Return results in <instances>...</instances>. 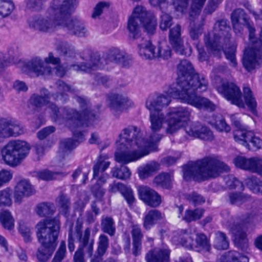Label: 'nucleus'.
Returning <instances> with one entry per match:
<instances>
[{
  "instance_id": "nucleus-1",
  "label": "nucleus",
  "mask_w": 262,
  "mask_h": 262,
  "mask_svg": "<svg viewBox=\"0 0 262 262\" xmlns=\"http://www.w3.org/2000/svg\"><path fill=\"white\" fill-rule=\"evenodd\" d=\"M169 89V87L166 91L167 95L150 96L146 100V107L150 113V128L152 132L148 138L145 139L141 129L136 126H128L122 130L115 153L117 162L126 164L156 151L157 143L162 137L158 132L165 122H167V133L173 134L182 128L190 119L191 110L188 107H170L166 114L162 112V109L170 104L172 97L168 93Z\"/></svg>"
},
{
  "instance_id": "nucleus-2",
  "label": "nucleus",
  "mask_w": 262,
  "mask_h": 262,
  "mask_svg": "<svg viewBox=\"0 0 262 262\" xmlns=\"http://www.w3.org/2000/svg\"><path fill=\"white\" fill-rule=\"evenodd\" d=\"M76 101L79 103L81 113L71 107H63L59 110L56 105L50 103V93L48 90L42 89L40 95L33 94L29 99L31 104L41 107L49 104L48 108L51 111V117L58 124H63L73 133V136L78 142L85 140L82 128L92 124L96 118V112L91 110V105L88 100L80 96L76 97Z\"/></svg>"
},
{
  "instance_id": "nucleus-3",
  "label": "nucleus",
  "mask_w": 262,
  "mask_h": 262,
  "mask_svg": "<svg viewBox=\"0 0 262 262\" xmlns=\"http://www.w3.org/2000/svg\"><path fill=\"white\" fill-rule=\"evenodd\" d=\"M177 84L169 86V94L197 108L209 111L215 110V105L208 99L196 95V91L202 92L207 90L208 82L204 76L194 73L190 61H181L177 67Z\"/></svg>"
},
{
  "instance_id": "nucleus-4",
  "label": "nucleus",
  "mask_w": 262,
  "mask_h": 262,
  "mask_svg": "<svg viewBox=\"0 0 262 262\" xmlns=\"http://www.w3.org/2000/svg\"><path fill=\"white\" fill-rule=\"evenodd\" d=\"M77 4V0H52L47 15H37L30 18L29 27L42 33L54 32L66 24Z\"/></svg>"
},
{
  "instance_id": "nucleus-5",
  "label": "nucleus",
  "mask_w": 262,
  "mask_h": 262,
  "mask_svg": "<svg viewBox=\"0 0 262 262\" xmlns=\"http://www.w3.org/2000/svg\"><path fill=\"white\" fill-rule=\"evenodd\" d=\"M230 171V167L220 158L208 156L196 162L188 163L183 167V177L186 180H204L218 177L221 173Z\"/></svg>"
},
{
  "instance_id": "nucleus-6",
  "label": "nucleus",
  "mask_w": 262,
  "mask_h": 262,
  "mask_svg": "<svg viewBox=\"0 0 262 262\" xmlns=\"http://www.w3.org/2000/svg\"><path fill=\"white\" fill-rule=\"evenodd\" d=\"M36 235L41 244L38 249L37 258L40 261H47L54 252L60 229L59 216L40 221L36 225Z\"/></svg>"
},
{
  "instance_id": "nucleus-7",
  "label": "nucleus",
  "mask_w": 262,
  "mask_h": 262,
  "mask_svg": "<svg viewBox=\"0 0 262 262\" xmlns=\"http://www.w3.org/2000/svg\"><path fill=\"white\" fill-rule=\"evenodd\" d=\"M229 31L226 20L223 19L215 23L212 34L204 36L205 45L209 52L214 54L224 49V45H227L231 37Z\"/></svg>"
},
{
  "instance_id": "nucleus-8",
  "label": "nucleus",
  "mask_w": 262,
  "mask_h": 262,
  "mask_svg": "<svg viewBox=\"0 0 262 262\" xmlns=\"http://www.w3.org/2000/svg\"><path fill=\"white\" fill-rule=\"evenodd\" d=\"M31 149L29 143L24 140L9 141L2 151L5 163L12 167L18 165L29 155Z\"/></svg>"
},
{
  "instance_id": "nucleus-9",
  "label": "nucleus",
  "mask_w": 262,
  "mask_h": 262,
  "mask_svg": "<svg viewBox=\"0 0 262 262\" xmlns=\"http://www.w3.org/2000/svg\"><path fill=\"white\" fill-rule=\"evenodd\" d=\"M82 223L78 219L75 227L74 234L78 238L79 245L73 256L74 262H86L84 254L91 257L93 254L94 239L90 238L91 229L86 228L82 233Z\"/></svg>"
},
{
  "instance_id": "nucleus-10",
  "label": "nucleus",
  "mask_w": 262,
  "mask_h": 262,
  "mask_svg": "<svg viewBox=\"0 0 262 262\" xmlns=\"http://www.w3.org/2000/svg\"><path fill=\"white\" fill-rule=\"evenodd\" d=\"M84 59L86 62H83L81 64H74L64 61L63 63L56 64L55 67H52L53 74L55 72L57 76L63 77L67 71L72 68L77 72H90L92 70L103 67L104 65L97 53H91L88 58L85 57Z\"/></svg>"
},
{
  "instance_id": "nucleus-11",
  "label": "nucleus",
  "mask_w": 262,
  "mask_h": 262,
  "mask_svg": "<svg viewBox=\"0 0 262 262\" xmlns=\"http://www.w3.org/2000/svg\"><path fill=\"white\" fill-rule=\"evenodd\" d=\"M255 32L253 37L249 39L252 43L250 47L246 48L242 59L243 67L248 72H251L262 63V28L259 39L255 40Z\"/></svg>"
},
{
  "instance_id": "nucleus-12",
  "label": "nucleus",
  "mask_w": 262,
  "mask_h": 262,
  "mask_svg": "<svg viewBox=\"0 0 262 262\" xmlns=\"http://www.w3.org/2000/svg\"><path fill=\"white\" fill-rule=\"evenodd\" d=\"M227 227L233 235L236 246L243 251H247L248 241L244 223L237 217H232L228 222Z\"/></svg>"
},
{
  "instance_id": "nucleus-13",
  "label": "nucleus",
  "mask_w": 262,
  "mask_h": 262,
  "mask_svg": "<svg viewBox=\"0 0 262 262\" xmlns=\"http://www.w3.org/2000/svg\"><path fill=\"white\" fill-rule=\"evenodd\" d=\"M216 90L231 104L239 108L245 107L241 91L235 83L228 81H222L221 84L216 86Z\"/></svg>"
},
{
  "instance_id": "nucleus-14",
  "label": "nucleus",
  "mask_w": 262,
  "mask_h": 262,
  "mask_svg": "<svg viewBox=\"0 0 262 262\" xmlns=\"http://www.w3.org/2000/svg\"><path fill=\"white\" fill-rule=\"evenodd\" d=\"M22 71L36 77L47 78L53 75V69L50 65L46 64L43 59L36 56L25 63Z\"/></svg>"
},
{
  "instance_id": "nucleus-15",
  "label": "nucleus",
  "mask_w": 262,
  "mask_h": 262,
  "mask_svg": "<svg viewBox=\"0 0 262 262\" xmlns=\"http://www.w3.org/2000/svg\"><path fill=\"white\" fill-rule=\"evenodd\" d=\"M233 137L236 142L249 150L256 151L262 147V140L250 130H235Z\"/></svg>"
},
{
  "instance_id": "nucleus-16",
  "label": "nucleus",
  "mask_w": 262,
  "mask_h": 262,
  "mask_svg": "<svg viewBox=\"0 0 262 262\" xmlns=\"http://www.w3.org/2000/svg\"><path fill=\"white\" fill-rule=\"evenodd\" d=\"M26 129L20 124L10 118H0V138L17 137L24 134Z\"/></svg>"
},
{
  "instance_id": "nucleus-17",
  "label": "nucleus",
  "mask_w": 262,
  "mask_h": 262,
  "mask_svg": "<svg viewBox=\"0 0 262 262\" xmlns=\"http://www.w3.org/2000/svg\"><path fill=\"white\" fill-rule=\"evenodd\" d=\"M231 19L235 33H241L245 26L248 29L249 37L251 39L252 38L255 30L253 24H250L247 15L243 9L239 8L235 10L231 14Z\"/></svg>"
},
{
  "instance_id": "nucleus-18",
  "label": "nucleus",
  "mask_w": 262,
  "mask_h": 262,
  "mask_svg": "<svg viewBox=\"0 0 262 262\" xmlns=\"http://www.w3.org/2000/svg\"><path fill=\"white\" fill-rule=\"evenodd\" d=\"M108 107L114 116L118 118L124 110L134 105L128 97L119 94H111L108 97Z\"/></svg>"
},
{
  "instance_id": "nucleus-19",
  "label": "nucleus",
  "mask_w": 262,
  "mask_h": 262,
  "mask_svg": "<svg viewBox=\"0 0 262 262\" xmlns=\"http://www.w3.org/2000/svg\"><path fill=\"white\" fill-rule=\"evenodd\" d=\"M181 36V27L178 24L169 30V42L176 52L180 55L189 56L191 54V49L185 48L184 41Z\"/></svg>"
},
{
  "instance_id": "nucleus-20",
  "label": "nucleus",
  "mask_w": 262,
  "mask_h": 262,
  "mask_svg": "<svg viewBox=\"0 0 262 262\" xmlns=\"http://www.w3.org/2000/svg\"><path fill=\"white\" fill-rule=\"evenodd\" d=\"M147 15L146 9L142 6L136 7L129 17L127 28L134 38L137 37L144 17Z\"/></svg>"
},
{
  "instance_id": "nucleus-21",
  "label": "nucleus",
  "mask_w": 262,
  "mask_h": 262,
  "mask_svg": "<svg viewBox=\"0 0 262 262\" xmlns=\"http://www.w3.org/2000/svg\"><path fill=\"white\" fill-rule=\"evenodd\" d=\"M235 165L241 169L257 173L262 176V159L258 157L247 159L237 157L234 159Z\"/></svg>"
},
{
  "instance_id": "nucleus-22",
  "label": "nucleus",
  "mask_w": 262,
  "mask_h": 262,
  "mask_svg": "<svg viewBox=\"0 0 262 262\" xmlns=\"http://www.w3.org/2000/svg\"><path fill=\"white\" fill-rule=\"evenodd\" d=\"M139 198L146 204L152 207H157L161 203V196L154 189L146 186L138 187Z\"/></svg>"
},
{
  "instance_id": "nucleus-23",
  "label": "nucleus",
  "mask_w": 262,
  "mask_h": 262,
  "mask_svg": "<svg viewBox=\"0 0 262 262\" xmlns=\"http://www.w3.org/2000/svg\"><path fill=\"white\" fill-rule=\"evenodd\" d=\"M195 235V233H192L190 231L179 230L174 232L171 241L175 245L180 244L186 249H192Z\"/></svg>"
},
{
  "instance_id": "nucleus-24",
  "label": "nucleus",
  "mask_w": 262,
  "mask_h": 262,
  "mask_svg": "<svg viewBox=\"0 0 262 262\" xmlns=\"http://www.w3.org/2000/svg\"><path fill=\"white\" fill-rule=\"evenodd\" d=\"M69 18L66 21V24L62 27L67 29L69 34L78 37H84L88 35V30L81 20L77 18L69 20Z\"/></svg>"
},
{
  "instance_id": "nucleus-25",
  "label": "nucleus",
  "mask_w": 262,
  "mask_h": 262,
  "mask_svg": "<svg viewBox=\"0 0 262 262\" xmlns=\"http://www.w3.org/2000/svg\"><path fill=\"white\" fill-rule=\"evenodd\" d=\"M170 250L166 247L155 248L148 251L145 256L146 262H170Z\"/></svg>"
},
{
  "instance_id": "nucleus-26",
  "label": "nucleus",
  "mask_w": 262,
  "mask_h": 262,
  "mask_svg": "<svg viewBox=\"0 0 262 262\" xmlns=\"http://www.w3.org/2000/svg\"><path fill=\"white\" fill-rule=\"evenodd\" d=\"M35 192V190L30 183L24 180L19 182L15 187L14 192L15 202L20 204L24 197L29 196Z\"/></svg>"
},
{
  "instance_id": "nucleus-27",
  "label": "nucleus",
  "mask_w": 262,
  "mask_h": 262,
  "mask_svg": "<svg viewBox=\"0 0 262 262\" xmlns=\"http://www.w3.org/2000/svg\"><path fill=\"white\" fill-rule=\"evenodd\" d=\"M55 50L63 57V59L67 62L73 63L77 55L75 47L66 41L59 42L57 43Z\"/></svg>"
},
{
  "instance_id": "nucleus-28",
  "label": "nucleus",
  "mask_w": 262,
  "mask_h": 262,
  "mask_svg": "<svg viewBox=\"0 0 262 262\" xmlns=\"http://www.w3.org/2000/svg\"><path fill=\"white\" fill-rule=\"evenodd\" d=\"M110 61L118 63L125 68L128 67L131 63L130 59L127 55L117 48L110 50L107 56L106 63Z\"/></svg>"
},
{
  "instance_id": "nucleus-29",
  "label": "nucleus",
  "mask_w": 262,
  "mask_h": 262,
  "mask_svg": "<svg viewBox=\"0 0 262 262\" xmlns=\"http://www.w3.org/2000/svg\"><path fill=\"white\" fill-rule=\"evenodd\" d=\"M55 85L58 92L53 94V96L54 99L57 101L60 100L62 102H65L69 99L67 93H75L78 91L77 90L71 88L64 82L60 80L56 82Z\"/></svg>"
},
{
  "instance_id": "nucleus-30",
  "label": "nucleus",
  "mask_w": 262,
  "mask_h": 262,
  "mask_svg": "<svg viewBox=\"0 0 262 262\" xmlns=\"http://www.w3.org/2000/svg\"><path fill=\"white\" fill-rule=\"evenodd\" d=\"M164 216V214L158 210H149L144 217L143 227L147 230L150 229L158 221L163 219Z\"/></svg>"
},
{
  "instance_id": "nucleus-31",
  "label": "nucleus",
  "mask_w": 262,
  "mask_h": 262,
  "mask_svg": "<svg viewBox=\"0 0 262 262\" xmlns=\"http://www.w3.org/2000/svg\"><path fill=\"white\" fill-rule=\"evenodd\" d=\"M138 47L139 54L143 58L151 59L156 58L155 48L149 40L142 39Z\"/></svg>"
},
{
  "instance_id": "nucleus-32",
  "label": "nucleus",
  "mask_w": 262,
  "mask_h": 262,
  "mask_svg": "<svg viewBox=\"0 0 262 262\" xmlns=\"http://www.w3.org/2000/svg\"><path fill=\"white\" fill-rule=\"evenodd\" d=\"M248 219L254 223H262V199L255 200L253 202Z\"/></svg>"
},
{
  "instance_id": "nucleus-33",
  "label": "nucleus",
  "mask_w": 262,
  "mask_h": 262,
  "mask_svg": "<svg viewBox=\"0 0 262 262\" xmlns=\"http://www.w3.org/2000/svg\"><path fill=\"white\" fill-rule=\"evenodd\" d=\"M244 98L245 102L251 112L254 114H257V102L252 91L248 86L243 88Z\"/></svg>"
},
{
  "instance_id": "nucleus-34",
  "label": "nucleus",
  "mask_w": 262,
  "mask_h": 262,
  "mask_svg": "<svg viewBox=\"0 0 262 262\" xmlns=\"http://www.w3.org/2000/svg\"><path fill=\"white\" fill-rule=\"evenodd\" d=\"M173 176L171 173L162 172L156 176L153 180L154 184L157 186L169 189L172 186Z\"/></svg>"
},
{
  "instance_id": "nucleus-35",
  "label": "nucleus",
  "mask_w": 262,
  "mask_h": 262,
  "mask_svg": "<svg viewBox=\"0 0 262 262\" xmlns=\"http://www.w3.org/2000/svg\"><path fill=\"white\" fill-rule=\"evenodd\" d=\"M219 260L220 262H249V258L237 251H230L222 255Z\"/></svg>"
},
{
  "instance_id": "nucleus-36",
  "label": "nucleus",
  "mask_w": 262,
  "mask_h": 262,
  "mask_svg": "<svg viewBox=\"0 0 262 262\" xmlns=\"http://www.w3.org/2000/svg\"><path fill=\"white\" fill-rule=\"evenodd\" d=\"M229 245V239L226 234L218 231L214 233L213 246L218 250H226Z\"/></svg>"
},
{
  "instance_id": "nucleus-37",
  "label": "nucleus",
  "mask_w": 262,
  "mask_h": 262,
  "mask_svg": "<svg viewBox=\"0 0 262 262\" xmlns=\"http://www.w3.org/2000/svg\"><path fill=\"white\" fill-rule=\"evenodd\" d=\"M160 165L155 161H151L139 168V174L141 178L145 179L152 175L158 170Z\"/></svg>"
},
{
  "instance_id": "nucleus-38",
  "label": "nucleus",
  "mask_w": 262,
  "mask_h": 262,
  "mask_svg": "<svg viewBox=\"0 0 262 262\" xmlns=\"http://www.w3.org/2000/svg\"><path fill=\"white\" fill-rule=\"evenodd\" d=\"M107 160L108 157L106 155H100L97 162L93 166V176L94 178L98 177L100 172H103L109 167L110 162Z\"/></svg>"
},
{
  "instance_id": "nucleus-39",
  "label": "nucleus",
  "mask_w": 262,
  "mask_h": 262,
  "mask_svg": "<svg viewBox=\"0 0 262 262\" xmlns=\"http://www.w3.org/2000/svg\"><path fill=\"white\" fill-rule=\"evenodd\" d=\"M195 242L194 243L193 249H199L201 250L209 252L211 249V245L209 240L203 233L196 234Z\"/></svg>"
},
{
  "instance_id": "nucleus-40",
  "label": "nucleus",
  "mask_w": 262,
  "mask_h": 262,
  "mask_svg": "<svg viewBox=\"0 0 262 262\" xmlns=\"http://www.w3.org/2000/svg\"><path fill=\"white\" fill-rule=\"evenodd\" d=\"M36 212L40 217L52 215L55 212V208L52 204L43 202L37 206Z\"/></svg>"
},
{
  "instance_id": "nucleus-41",
  "label": "nucleus",
  "mask_w": 262,
  "mask_h": 262,
  "mask_svg": "<svg viewBox=\"0 0 262 262\" xmlns=\"http://www.w3.org/2000/svg\"><path fill=\"white\" fill-rule=\"evenodd\" d=\"M202 24L191 23L189 28V34L194 43H199V39L203 32Z\"/></svg>"
},
{
  "instance_id": "nucleus-42",
  "label": "nucleus",
  "mask_w": 262,
  "mask_h": 262,
  "mask_svg": "<svg viewBox=\"0 0 262 262\" xmlns=\"http://www.w3.org/2000/svg\"><path fill=\"white\" fill-rule=\"evenodd\" d=\"M143 26L145 31L149 35H152L156 32L157 21L155 17L147 12V15L142 21Z\"/></svg>"
},
{
  "instance_id": "nucleus-43",
  "label": "nucleus",
  "mask_w": 262,
  "mask_h": 262,
  "mask_svg": "<svg viewBox=\"0 0 262 262\" xmlns=\"http://www.w3.org/2000/svg\"><path fill=\"white\" fill-rule=\"evenodd\" d=\"M204 210L202 208H196L194 210L188 209L185 212L183 220L187 223L200 220L203 215Z\"/></svg>"
},
{
  "instance_id": "nucleus-44",
  "label": "nucleus",
  "mask_w": 262,
  "mask_h": 262,
  "mask_svg": "<svg viewBox=\"0 0 262 262\" xmlns=\"http://www.w3.org/2000/svg\"><path fill=\"white\" fill-rule=\"evenodd\" d=\"M171 51L170 47L165 41L159 43L157 51H156V58H161L167 59L171 56Z\"/></svg>"
},
{
  "instance_id": "nucleus-45",
  "label": "nucleus",
  "mask_w": 262,
  "mask_h": 262,
  "mask_svg": "<svg viewBox=\"0 0 262 262\" xmlns=\"http://www.w3.org/2000/svg\"><path fill=\"white\" fill-rule=\"evenodd\" d=\"M111 174L114 178L121 180H125L130 177L131 172L127 166L121 165L120 168L117 166L112 168Z\"/></svg>"
},
{
  "instance_id": "nucleus-46",
  "label": "nucleus",
  "mask_w": 262,
  "mask_h": 262,
  "mask_svg": "<svg viewBox=\"0 0 262 262\" xmlns=\"http://www.w3.org/2000/svg\"><path fill=\"white\" fill-rule=\"evenodd\" d=\"M0 221L3 226L8 230L14 228V219L11 212L8 210L3 211L0 214Z\"/></svg>"
},
{
  "instance_id": "nucleus-47",
  "label": "nucleus",
  "mask_w": 262,
  "mask_h": 262,
  "mask_svg": "<svg viewBox=\"0 0 262 262\" xmlns=\"http://www.w3.org/2000/svg\"><path fill=\"white\" fill-rule=\"evenodd\" d=\"M102 230L110 236L114 235L116 232L115 222L111 217H106L101 221Z\"/></svg>"
},
{
  "instance_id": "nucleus-48",
  "label": "nucleus",
  "mask_w": 262,
  "mask_h": 262,
  "mask_svg": "<svg viewBox=\"0 0 262 262\" xmlns=\"http://www.w3.org/2000/svg\"><path fill=\"white\" fill-rule=\"evenodd\" d=\"M56 204L59 208L60 211L67 214L70 206V201L67 195L61 193L56 199Z\"/></svg>"
},
{
  "instance_id": "nucleus-49",
  "label": "nucleus",
  "mask_w": 262,
  "mask_h": 262,
  "mask_svg": "<svg viewBox=\"0 0 262 262\" xmlns=\"http://www.w3.org/2000/svg\"><path fill=\"white\" fill-rule=\"evenodd\" d=\"M77 145L76 142L71 139H66L62 140L60 144V154L63 155V158L65 156H68L71 153V150L76 147Z\"/></svg>"
},
{
  "instance_id": "nucleus-50",
  "label": "nucleus",
  "mask_w": 262,
  "mask_h": 262,
  "mask_svg": "<svg viewBox=\"0 0 262 262\" xmlns=\"http://www.w3.org/2000/svg\"><path fill=\"white\" fill-rule=\"evenodd\" d=\"M14 8L10 0H0V16L5 17L10 15Z\"/></svg>"
},
{
  "instance_id": "nucleus-51",
  "label": "nucleus",
  "mask_w": 262,
  "mask_h": 262,
  "mask_svg": "<svg viewBox=\"0 0 262 262\" xmlns=\"http://www.w3.org/2000/svg\"><path fill=\"white\" fill-rule=\"evenodd\" d=\"M108 238L105 234H101L99 237L97 243L96 254L99 255H104L108 248Z\"/></svg>"
},
{
  "instance_id": "nucleus-52",
  "label": "nucleus",
  "mask_w": 262,
  "mask_h": 262,
  "mask_svg": "<svg viewBox=\"0 0 262 262\" xmlns=\"http://www.w3.org/2000/svg\"><path fill=\"white\" fill-rule=\"evenodd\" d=\"M250 196L241 192L231 193L229 194V200L232 204L240 205L249 200Z\"/></svg>"
},
{
  "instance_id": "nucleus-53",
  "label": "nucleus",
  "mask_w": 262,
  "mask_h": 262,
  "mask_svg": "<svg viewBox=\"0 0 262 262\" xmlns=\"http://www.w3.org/2000/svg\"><path fill=\"white\" fill-rule=\"evenodd\" d=\"M209 123L220 132H229L230 130V126L227 124L222 117H216L214 121H209Z\"/></svg>"
},
{
  "instance_id": "nucleus-54",
  "label": "nucleus",
  "mask_w": 262,
  "mask_h": 262,
  "mask_svg": "<svg viewBox=\"0 0 262 262\" xmlns=\"http://www.w3.org/2000/svg\"><path fill=\"white\" fill-rule=\"evenodd\" d=\"M202 123L199 122H193L185 127V130L189 136L197 138L198 130L201 128Z\"/></svg>"
},
{
  "instance_id": "nucleus-55",
  "label": "nucleus",
  "mask_w": 262,
  "mask_h": 262,
  "mask_svg": "<svg viewBox=\"0 0 262 262\" xmlns=\"http://www.w3.org/2000/svg\"><path fill=\"white\" fill-rule=\"evenodd\" d=\"M226 184L230 189H238L239 190L243 189V183L233 176H229L225 179Z\"/></svg>"
},
{
  "instance_id": "nucleus-56",
  "label": "nucleus",
  "mask_w": 262,
  "mask_h": 262,
  "mask_svg": "<svg viewBox=\"0 0 262 262\" xmlns=\"http://www.w3.org/2000/svg\"><path fill=\"white\" fill-rule=\"evenodd\" d=\"M236 48L235 46L232 45L229 49L225 48L224 50L226 58L230 61V65L233 67H236L237 64L235 54Z\"/></svg>"
},
{
  "instance_id": "nucleus-57",
  "label": "nucleus",
  "mask_w": 262,
  "mask_h": 262,
  "mask_svg": "<svg viewBox=\"0 0 262 262\" xmlns=\"http://www.w3.org/2000/svg\"><path fill=\"white\" fill-rule=\"evenodd\" d=\"M48 0H27V7L34 11H39L44 7L45 3Z\"/></svg>"
},
{
  "instance_id": "nucleus-58",
  "label": "nucleus",
  "mask_w": 262,
  "mask_h": 262,
  "mask_svg": "<svg viewBox=\"0 0 262 262\" xmlns=\"http://www.w3.org/2000/svg\"><path fill=\"white\" fill-rule=\"evenodd\" d=\"M59 174L58 172H54L50 170H45L39 171L37 173V177L39 179L45 181H51L57 178Z\"/></svg>"
},
{
  "instance_id": "nucleus-59",
  "label": "nucleus",
  "mask_w": 262,
  "mask_h": 262,
  "mask_svg": "<svg viewBox=\"0 0 262 262\" xmlns=\"http://www.w3.org/2000/svg\"><path fill=\"white\" fill-rule=\"evenodd\" d=\"M96 80L98 84H102L106 88H110L114 83L112 78L107 76H103L99 73L96 75Z\"/></svg>"
},
{
  "instance_id": "nucleus-60",
  "label": "nucleus",
  "mask_w": 262,
  "mask_h": 262,
  "mask_svg": "<svg viewBox=\"0 0 262 262\" xmlns=\"http://www.w3.org/2000/svg\"><path fill=\"white\" fill-rule=\"evenodd\" d=\"M66 251V242L62 241L60 242L59 247L52 262H61L64 257Z\"/></svg>"
},
{
  "instance_id": "nucleus-61",
  "label": "nucleus",
  "mask_w": 262,
  "mask_h": 262,
  "mask_svg": "<svg viewBox=\"0 0 262 262\" xmlns=\"http://www.w3.org/2000/svg\"><path fill=\"white\" fill-rule=\"evenodd\" d=\"M121 194L126 200L128 206L130 207H133L136 201L133 190L130 188L126 187Z\"/></svg>"
},
{
  "instance_id": "nucleus-62",
  "label": "nucleus",
  "mask_w": 262,
  "mask_h": 262,
  "mask_svg": "<svg viewBox=\"0 0 262 262\" xmlns=\"http://www.w3.org/2000/svg\"><path fill=\"white\" fill-rule=\"evenodd\" d=\"M200 129H202V132L199 134L198 138L205 141H211L213 139V133L208 127L202 124Z\"/></svg>"
},
{
  "instance_id": "nucleus-63",
  "label": "nucleus",
  "mask_w": 262,
  "mask_h": 262,
  "mask_svg": "<svg viewBox=\"0 0 262 262\" xmlns=\"http://www.w3.org/2000/svg\"><path fill=\"white\" fill-rule=\"evenodd\" d=\"M19 232L23 236L26 242H30L31 241V232L30 228L24 223H19Z\"/></svg>"
},
{
  "instance_id": "nucleus-64",
  "label": "nucleus",
  "mask_w": 262,
  "mask_h": 262,
  "mask_svg": "<svg viewBox=\"0 0 262 262\" xmlns=\"http://www.w3.org/2000/svg\"><path fill=\"white\" fill-rule=\"evenodd\" d=\"M172 3L177 11L184 13L188 8L189 0H172Z\"/></svg>"
}]
</instances>
